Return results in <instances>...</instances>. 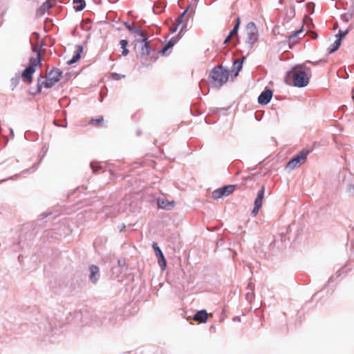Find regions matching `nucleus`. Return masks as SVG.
Wrapping results in <instances>:
<instances>
[{
  "label": "nucleus",
  "instance_id": "1",
  "mask_svg": "<svg viewBox=\"0 0 354 354\" xmlns=\"http://www.w3.org/2000/svg\"><path fill=\"white\" fill-rule=\"evenodd\" d=\"M229 71L223 66L214 67L209 73V79L212 86L218 88L225 84L229 79Z\"/></svg>",
  "mask_w": 354,
  "mask_h": 354
},
{
  "label": "nucleus",
  "instance_id": "2",
  "mask_svg": "<svg viewBox=\"0 0 354 354\" xmlns=\"http://www.w3.org/2000/svg\"><path fill=\"white\" fill-rule=\"evenodd\" d=\"M298 67L299 66H296L287 72V76L292 78L295 86L304 87L308 84L309 77L304 71L297 69ZM299 67L302 66H299Z\"/></svg>",
  "mask_w": 354,
  "mask_h": 354
},
{
  "label": "nucleus",
  "instance_id": "3",
  "mask_svg": "<svg viewBox=\"0 0 354 354\" xmlns=\"http://www.w3.org/2000/svg\"><path fill=\"white\" fill-rule=\"evenodd\" d=\"M136 52L137 57L142 62H146L151 53V47L147 38H142L137 39L135 45Z\"/></svg>",
  "mask_w": 354,
  "mask_h": 354
},
{
  "label": "nucleus",
  "instance_id": "4",
  "mask_svg": "<svg viewBox=\"0 0 354 354\" xmlns=\"http://www.w3.org/2000/svg\"><path fill=\"white\" fill-rule=\"evenodd\" d=\"M247 39L246 44L251 48L254 43L258 40L259 35L257 26L254 22H250L247 24L245 28Z\"/></svg>",
  "mask_w": 354,
  "mask_h": 354
},
{
  "label": "nucleus",
  "instance_id": "5",
  "mask_svg": "<svg viewBox=\"0 0 354 354\" xmlns=\"http://www.w3.org/2000/svg\"><path fill=\"white\" fill-rule=\"evenodd\" d=\"M310 151L304 149L300 151L297 155L292 158L286 165V167L290 169H294L299 167L301 163L304 162L306 160Z\"/></svg>",
  "mask_w": 354,
  "mask_h": 354
},
{
  "label": "nucleus",
  "instance_id": "6",
  "mask_svg": "<svg viewBox=\"0 0 354 354\" xmlns=\"http://www.w3.org/2000/svg\"><path fill=\"white\" fill-rule=\"evenodd\" d=\"M234 190V186L233 185H225L223 187L214 190L212 193V197L214 199H218L223 196H227L232 194Z\"/></svg>",
  "mask_w": 354,
  "mask_h": 354
},
{
  "label": "nucleus",
  "instance_id": "7",
  "mask_svg": "<svg viewBox=\"0 0 354 354\" xmlns=\"http://www.w3.org/2000/svg\"><path fill=\"white\" fill-rule=\"evenodd\" d=\"M44 77L42 76H40L38 78V84H37V91L38 92H41V87L44 86V87L47 88H52L57 82H54L53 80H52L50 77L48 76L46 77V80H43Z\"/></svg>",
  "mask_w": 354,
  "mask_h": 354
},
{
  "label": "nucleus",
  "instance_id": "8",
  "mask_svg": "<svg viewBox=\"0 0 354 354\" xmlns=\"http://www.w3.org/2000/svg\"><path fill=\"white\" fill-rule=\"evenodd\" d=\"M272 96V91L270 89L263 91L258 97V102L260 104L266 105L268 104Z\"/></svg>",
  "mask_w": 354,
  "mask_h": 354
},
{
  "label": "nucleus",
  "instance_id": "9",
  "mask_svg": "<svg viewBox=\"0 0 354 354\" xmlns=\"http://www.w3.org/2000/svg\"><path fill=\"white\" fill-rule=\"evenodd\" d=\"M157 203L159 208L167 210L173 209L175 205V203L174 201H169L164 197L158 198L157 200Z\"/></svg>",
  "mask_w": 354,
  "mask_h": 354
},
{
  "label": "nucleus",
  "instance_id": "10",
  "mask_svg": "<svg viewBox=\"0 0 354 354\" xmlns=\"http://www.w3.org/2000/svg\"><path fill=\"white\" fill-rule=\"evenodd\" d=\"M35 71V68L32 66H28L21 73V78L24 82L31 83L32 81V75Z\"/></svg>",
  "mask_w": 354,
  "mask_h": 354
},
{
  "label": "nucleus",
  "instance_id": "11",
  "mask_svg": "<svg viewBox=\"0 0 354 354\" xmlns=\"http://www.w3.org/2000/svg\"><path fill=\"white\" fill-rule=\"evenodd\" d=\"M153 248L155 250L156 255L158 257V263L162 270H164L166 267V260L164 257V255L160 249V248L157 245L156 243L153 244Z\"/></svg>",
  "mask_w": 354,
  "mask_h": 354
},
{
  "label": "nucleus",
  "instance_id": "12",
  "mask_svg": "<svg viewBox=\"0 0 354 354\" xmlns=\"http://www.w3.org/2000/svg\"><path fill=\"white\" fill-rule=\"evenodd\" d=\"M89 279L93 283H95L100 278V270L96 266L92 265L89 268Z\"/></svg>",
  "mask_w": 354,
  "mask_h": 354
},
{
  "label": "nucleus",
  "instance_id": "13",
  "mask_svg": "<svg viewBox=\"0 0 354 354\" xmlns=\"http://www.w3.org/2000/svg\"><path fill=\"white\" fill-rule=\"evenodd\" d=\"M240 24H241L240 18L237 17L236 19V24L234 25L233 29L230 31V34L228 35V36L225 38V39L224 41L225 44H228L231 41L232 38L234 36L237 35L238 30L240 26Z\"/></svg>",
  "mask_w": 354,
  "mask_h": 354
},
{
  "label": "nucleus",
  "instance_id": "14",
  "mask_svg": "<svg viewBox=\"0 0 354 354\" xmlns=\"http://www.w3.org/2000/svg\"><path fill=\"white\" fill-rule=\"evenodd\" d=\"M82 47L77 46L73 57L67 62L68 65H72L77 62L81 57V53H82Z\"/></svg>",
  "mask_w": 354,
  "mask_h": 354
},
{
  "label": "nucleus",
  "instance_id": "15",
  "mask_svg": "<svg viewBox=\"0 0 354 354\" xmlns=\"http://www.w3.org/2000/svg\"><path fill=\"white\" fill-rule=\"evenodd\" d=\"M207 319V313L205 310L198 311L194 316V319L198 322H205Z\"/></svg>",
  "mask_w": 354,
  "mask_h": 354
},
{
  "label": "nucleus",
  "instance_id": "16",
  "mask_svg": "<svg viewBox=\"0 0 354 354\" xmlns=\"http://www.w3.org/2000/svg\"><path fill=\"white\" fill-rule=\"evenodd\" d=\"M265 194V187L262 186L261 189L258 192L257 196L254 201V206L261 207L263 199Z\"/></svg>",
  "mask_w": 354,
  "mask_h": 354
},
{
  "label": "nucleus",
  "instance_id": "17",
  "mask_svg": "<svg viewBox=\"0 0 354 354\" xmlns=\"http://www.w3.org/2000/svg\"><path fill=\"white\" fill-rule=\"evenodd\" d=\"M62 74V72L60 70L54 68L48 74L47 76L53 80L54 82H57L59 81Z\"/></svg>",
  "mask_w": 354,
  "mask_h": 354
},
{
  "label": "nucleus",
  "instance_id": "18",
  "mask_svg": "<svg viewBox=\"0 0 354 354\" xmlns=\"http://www.w3.org/2000/svg\"><path fill=\"white\" fill-rule=\"evenodd\" d=\"M53 4L49 1H45L41 7L37 10L38 15H43L48 11L50 8H52Z\"/></svg>",
  "mask_w": 354,
  "mask_h": 354
},
{
  "label": "nucleus",
  "instance_id": "19",
  "mask_svg": "<svg viewBox=\"0 0 354 354\" xmlns=\"http://www.w3.org/2000/svg\"><path fill=\"white\" fill-rule=\"evenodd\" d=\"M73 3L76 11H82L86 6L84 0H73Z\"/></svg>",
  "mask_w": 354,
  "mask_h": 354
},
{
  "label": "nucleus",
  "instance_id": "20",
  "mask_svg": "<svg viewBox=\"0 0 354 354\" xmlns=\"http://www.w3.org/2000/svg\"><path fill=\"white\" fill-rule=\"evenodd\" d=\"M41 62V58L39 53L37 52L35 57H30V65L29 66H32L33 68H35V66L40 64Z\"/></svg>",
  "mask_w": 354,
  "mask_h": 354
},
{
  "label": "nucleus",
  "instance_id": "21",
  "mask_svg": "<svg viewBox=\"0 0 354 354\" xmlns=\"http://www.w3.org/2000/svg\"><path fill=\"white\" fill-rule=\"evenodd\" d=\"M177 39L176 38H172L162 48L161 50V53L162 54H165L167 50H168L169 48H172L174 44L176 43Z\"/></svg>",
  "mask_w": 354,
  "mask_h": 354
},
{
  "label": "nucleus",
  "instance_id": "22",
  "mask_svg": "<svg viewBox=\"0 0 354 354\" xmlns=\"http://www.w3.org/2000/svg\"><path fill=\"white\" fill-rule=\"evenodd\" d=\"M120 44L122 48V55H127L129 54V50L127 49L128 41L126 39H122L120 41Z\"/></svg>",
  "mask_w": 354,
  "mask_h": 354
},
{
  "label": "nucleus",
  "instance_id": "23",
  "mask_svg": "<svg viewBox=\"0 0 354 354\" xmlns=\"http://www.w3.org/2000/svg\"><path fill=\"white\" fill-rule=\"evenodd\" d=\"M341 42L339 39H336V40L334 41V43L332 44L331 48L328 49L329 53H333L335 52L340 46Z\"/></svg>",
  "mask_w": 354,
  "mask_h": 354
},
{
  "label": "nucleus",
  "instance_id": "24",
  "mask_svg": "<svg viewBox=\"0 0 354 354\" xmlns=\"http://www.w3.org/2000/svg\"><path fill=\"white\" fill-rule=\"evenodd\" d=\"M132 32H135L138 36H140L141 37V39L147 38L146 37V35H147L146 32H144L143 30H142L140 28L133 27Z\"/></svg>",
  "mask_w": 354,
  "mask_h": 354
},
{
  "label": "nucleus",
  "instance_id": "25",
  "mask_svg": "<svg viewBox=\"0 0 354 354\" xmlns=\"http://www.w3.org/2000/svg\"><path fill=\"white\" fill-rule=\"evenodd\" d=\"M353 8L351 11H349V12L344 14L342 15V18L346 21H348L349 19H351L354 16V3L352 6Z\"/></svg>",
  "mask_w": 354,
  "mask_h": 354
},
{
  "label": "nucleus",
  "instance_id": "26",
  "mask_svg": "<svg viewBox=\"0 0 354 354\" xmlns=\"http://www.w3.org/2000/svg\"><path fill=\"white\" fill-rule=\"evenodd\" d=\"M243 66V59H237L233 64V68L234 70H236L237 72L241 70Z\"/></svg>",
  "mask_w": 354,
  "mask_h": 354
},
{
  "label": "nucleus",
  "instance_id": "27",
  "mask_svg": "<svg viewBox=\"0 0 354 354\" xmlns=\"http://www.w3.org/2000/svg\"><path fill=\"white\" fill-rule=\"evenodd\" d=\"M348 29L344 31L339 30L338 33L335 35L336 39H339L340 41H342V39L348 33Z\"/></svg>",
  "mask_w": 354,
  "mask_h": 354
},
{
  "label": "nucleus",
  "instance_id": "28",
  "mask_svg": "<svg viewBox=\"0 0 354 354\" xmlns=\"http://www.w3.org/2000/svg\"><path fill=\"white\" fill-rule=\"evenodd\" d=\"M113 208L114 209H115V207H104L103 212H104V214L106 215H107V216H110V217H112V216H116V214L115 213H113V214H110V211L111 209Z\"/></svg>",
  "mask_w": 354,
  "mask_h": 354
},
{
  "label": "nucleus",
  "instance_id": "29",
  "mask_svg": "<svg viewBox=\"0 0 354 354\" xmlns=\"http://www.w3.org/2000/svg\"><path fill=\"white\" fill-rule=\"evenodd\" d=\"M347 191L350 194L354 196V179L348 185Z\"/></svg>",
  "mask_w": 354,
  "mask_h": 354
},
{
  "label": "nucleus",
  "instance_id": "30",
  "mask_svg": "<svg viewBox=\"0 0 354 354\" xmlns=\"http://www.w3.org/2000/svg\"><path fill=\"white\" fill-rule=\"evenodd\" d=\"M111 77L114 80H119L122 78H124L125 77L124 75H122V74H119V73H111Z\"/></svg>",
  "mask_w": 354,
  "mask_h": 354
},
{
  "label": "nucleus",
  "instance_id": "31",
  "mask_svg": "<svg viewBox=\"0 0 354 354\" xmlns=\"http://www.w3.org/2000/svg\"><path fill=\"white\" fill-rule=\"evenodd\" d=\"M187 10L188 9H186L178 17V19H176V24L177 26H179L182 22H183V19L185 17V15H186V13L187 12Z\"/></svg>",
  "mask_w": 354,
  "mask_h": 354
},
{
  "label": "nucleus",
  "instance_id": "32",
  "mask_svg": "<svg viewBox=\"0 0 354 354\" xmlns=\"http://www.w3.org/2000/svg\"><path fill=\"white\" fill-rule=\"evenodd\" d=\"M103 122V118L102 116L97 119H93L91 121V124L100 125Z\"/></svg>",
  "mask_w": 354,
  "mask_h": 354
},
{
  "label": "nucleus",
  "instance_id": "33",
  "mask_svg": "<svg viewBox=\"0 0 354 354\" xmlns=\"http://www.w3.org/2000/svg\"><path fill=\"white\" fill-rule=\"evenodd\" d=\"M301 33H302V30L301 29L299 30H297V31L295 32L292 35L289 36V39L292 40V39L297 37Z\"/></svg>",
  "mask_w": 354,
  "mask_h": 354
},
{
  "label": "nucleus",
  "instance_id": "34",
  "mask_svg": "<svg viewBox=\"0 0 354 354\" xmlns=\"http://www.w3.org/2000/svg\"><path fill=\"white\" fill-rule=\"evenodd\" d=\"M90 165L94 174L97 173V169H102V167L100 165L98 166L97 167H95L93 162H91Z\"/></svg>",
  "mask_w": 354,
  "mask_h": 354
},
{
  "label": "nucleus",
  "instance_id": "35",
  "mask_svg": "<svg viewBox=\"0 0 354 354\" xmlns=\"http://www.w3.org/2000/svg\"><path fill=\"white\" fill-rule=\"evenodd\" d=\"M260 209H261V207H259L254 206V208L251 213L252 215L254 216H256Z\"/></svg>",
  "mask_w": 354,
  "mask_h": 354
},
{
  "label": "nucleus",
  "instance_id": "36",
  "mask_svg": "<svg viewBox=\"0 0 354 354\" xmlns=\"http://www.w3.org/2000/svg\"><path fill=\"white\" fill-rule=\"evenodd\" d=\"M124 26L129 30L133 31V26L129 24L128 22H124Z\"/></svg>",
  "mask_w": 354,
  "mask_h": 354
},
{
  "label": "nucleus",
  "instance_id": "37",
  "mask_svg": "<svg viewBox=\"0 0 354 354\" xmlns=\"http://www.w3.org/2000/svg\"><path fill=\"white\" fill-rule=\"evenodd\" d=\"M19 77L17 76L15 78L12 79V83L15 85H16L18 83Z\"/></svg>",
  "mask_w": 354,
  "mask_h": 354
},
{
  "label": "nucleus",
  "instance_id": "38",
  "mask_svg": "<svg viewBox=\"0 0 354 354\" xmlns=\"http://www.w3.org/2000/svg\"><path fill=\"white\" fill-rule=\"evenodd\" d=\"M178 26L177 24L175 25L174 28H171V32H174L177 30Z\"/></svg>",
  "mask_w": 354,
  "mask_h": 354
},
{
  "label": "nucleus",
  "instance_id": "39",
  "mask_svg": "<svg viewBox=\"0 0 354 354\" xmlns=\"http://www.w3.org/2000/svg\"><path fill=\"white\" fill-rule=\"evenodd\" d=\"M186 26H187V24H185V25H183V26H182L181 30H180V32H179V33H178V35H179L180 34H181V33L184 31V30L186 28Z\"/></svg>",
  "mask_w": 354,
  "mask_h": 354
},
{
  "label": "nucleus",
  "instance_id": "40",
  "mask_svg": "<svg viewBox=\"0 0 354 354\" xmlns=\"http://www.w3.org/2000/svg\"><path fill=\"white\" fill-rule=\"evenodd\" d=\"M352 98H353V100H354V90L353 91Z\"/></svg>",
  "mask_w": 354,
  "mask_h": 354
},
{
  "label": "nucleus",
  "instance_id": "41",
  "mask_svg": "<svg viewBox=\"0 0 354 354\" xmlns=\"http://www.w3.org/2000/svg\"><path fill=\"white\" fill-rule=\"evenodd\" d=\"M317 35L315 34V35H313V38H317Z\"/></svg>",
  "mask_w": 354,
  "mask_h": 354
},
{
  "label": "nucleus",
  "instance_id": "42",
  "mask_svg": "<svg viewBox=\"0 0 354 354\" xmlns=\"http://www.w3.org/2000/svg\"><path fill=\"white\" fill-rule=\"evenodd\" d=\"M307 71H310V68H305Z\"/></svg>",
  "mask_w": 354,
  "mask_h": 354
}]
</instances>
